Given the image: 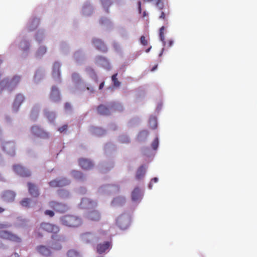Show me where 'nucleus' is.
<instances>
[{"mask_svg": "<svg viewBox=\"0 0 257 257\" xmlns=\"http://www.w3.org/2000/svg\"><path fill=\"white\" fill-rule=\"evenodd\" d=\"M39 230L53 233V234L52 235L53 240L60 241L64 240L62 235H57L60 229L59 227L56 225L50 223L43 222L40 224Z\"/></svg>", "mask_w": 257, "mask_h": 257, "instance_id": "f257e3e1", "label": "nucleus"}, {"mask_svg": "<svg viewBox=\"0 0 257 257\" xmlns=\"http://www.w3.org/2000/svg\"><path fill=\"white\" fill-rule=\"evenodd\" d=\"M107 233L106 231L100 230L98 233L94 235L91 232H85L81 235V239L82 241L86 243H89L95 240L96 241H99L106 238Z\"/></svg>", "mask_w": 257, "mask_h": 257, "instance_id": "f03ea898", "label": "nucleus"}, {"mask_svg": "<svg viewBox=\"0 0 257 257\" xmlns=\"http://www.w3.org/2000/svg\"><path fill=\"white\" fill-rule=\"evenodd\" d=\"M61 224L70 227H77L82 224L81 219L77 216L66 215L61 217Z\"/></svg>", "mask_w": 257, "mask_h": 257, "instance_id": "7ed1b4c3", "label": "nucleus"}, {"mask_svg": "<svg viewBox=\"0 0 257 257\" xmlns=\"http://www.w3.org/2000/svg\"><path fill=\"white\" fill-rule=\"evenodd\" d=\"M0 238L16 242L21 241V239L17 235L13 234L10 231L4 230H0Z\"/></svg>", "mask_w": 257, "mask_h": 257, "instance_id": "20e7f679", "label": "nucleus"}, {"mask_svg": "<svg viewBox=\"0 0 257 257\" xmlns=\"http://www.w3.org/2000/svg\"><path fill=\"white\" fill-rule=\"evenodd\" d=\"M49 206L55 211L61 213L66 212L68 209V207L66 204L55 201H50L49 202Z\"/></svg>", "mask_w": 257, "mask_h": 257, "instance_id": "39448f33", "label": "nucleus"}, {"mask_svg": "<svg viewBox=\"0 0 257 257\" xmlns=\"http://www.w3.org/2000/svg\"><path fill=\"white\" fill-rule=\"evenodd\" d=\"M69 180L66 178H62L59 180L55 179L52 180L49 183V184L50 187L55 188L65 186L69 184Z\"/></svg>", "mask_w": 257, "mask_h": 257, "instance_id": "423d86ee", "label": "nucleus"}, {"mask_svg": "<svg viewBox=\"0 0 257 257\" xmlns=\"http://www.w3.org/2000/svg\"><path fill=\"white\" fill-rule=\"evenodd\" d=\"M32 133L37 137L46 139L49 137V134L45 132L38 126H33L31 128Z\"/></svg>", "mask_w": 257, "mask_h": 257, "instance_id": "0eeeda50", "label": "nucleus"}, {"mask_svg": "<svg viewBox=\"0 0 257 257\" xmlns=\"http://www.w3.org/2000/svg\"><path fill=\"white\" fill-rule=\"evenodd\" d=\"M32 133L37 137L46 139L49 137V134L45 132L38 126H33L31 128Z\"/></svg>", "mask_w": 257, "mask_h": 257, "instance_id": "6e6552de", "label": "nucleus"}, {"mask_svg": "<svg viewBox=\"0 0 257 257\" xmlns=\"http://www.w3.org/2000/svg\"><path fill=\"white\" fill-rule=\"evenodd\" d=\"M14 171L18 174L23 177H29L31 175L30 172L20 165H16L13 167Z\"/></svg>", "mask_w": 257, "mask_h": 257, "instance_id": "1a4fd4ad", "label": "nucleus"}, {"mask_svg": "<svg viewBox=\"0 0 257 257\" xmlns=\"http://www.w3.org/2000/svg\"><path fill=\"white\" fill-rule=\"evenodd\" d=\"M92 43L94 47L98 50L102 52H106L107 51V48L104 43V42L100 39H93Z\"/></svg>", "mask_w": 257, "mask_h": 257, "instance_id": "9d476101", "label": "nucleus"}, {"mask_svg": "<svg viewBox=\"0 0 257 257\" xmlns=\"http://www.w3.org/2000/svg\"><path fill=\"white\" fill-rule=\"evenodd\" d=\"M15 143L13 142L5 143L3 145V150L11 155H15Z\"/></svg>", "mask_w": 257, "mask_h": 257, "instance_id": "9b49d317", "label": "nucleus"}, {"mask_svg": "<svg viewBox=\"0 0 257 257\" xmlns=\"http://www.w3.org/2000/svg\"><path fill=\"white\" fill-rule=\"evenodd\" d=\"M21 77L19 76L16 75L13 77L11 81L9 82L8 80L5 79L3 81L2 83H5L6 86L8 88H10L12 87H15L20 82Z\"/></svg>", "mask_w": 257, "mask_h": 257, "instance_id": "f8f14e48", "label": "nucleus"}, {"mask_svg": "<svg viewBox=\"0 0 257 257\" xmlns=\"http://www.w3.org/2000/svg\"><path fill=\"white\" fill-rule=\"evenodd\" d=\"M16 194L14 192L10 190L4 191L2 195L3 200L6 202H13L15 198Z\"/></svg>", "mask_w": 257, "mask_h": 257, "instance_id": "ddd939ff", "label": "nucleus"}, {"mask_svg": "<svg viewBox=\"0 0 257 257\" xmlns=\"http://www.w3.org/2000/svg\"><path fill=\"white\" fill-rule=\"evenodd\" d=\"M111 246V241H105L103 243H99L97 245L96 249L98 253L101 254L105 252Z\"/></svg>", "mask_w": 257, "mask_h": 257, "instance_id": "4468645a", "label": "nucleus"}, {"mask_svg": "<svg viewBox=\"0 0 257 257\" xmlns=\"http://www.w3.org/2000/svg\"><path fill=\"white\" fill-rule=\"evenodd\" d=\"M79 166L84 170H89L93 168V164L89 160L81 158L78 161Z\"/></svg>", "mask_w": 257, "mask_h": 257, "instance_id": "2eb2a0df", "label": "nucleus"}, {"mask_svg": "<svg viewBox=\"0 0 257 257\" xmlns=\"http://www.w3.org/2000/svg\"><path fill=\"white\" fill-rule=\"evenodd\" d=\"M87 217L90 220L98 221L101 218V214L98 210H93L87 213Z\"/></svg>", "mask_w": 257, "mask_h": 257, "instance_id": "dca6fc26", "label": "nucleus"}, {"mask_svg": "<svg viewBox=\"0 0 257 257\" xmlns=\"http://www.w3.org/2000/svg\"><path fill=\"white\" fill-rule=\"evenodd\" d=\"M50 99L53 102H58L60 100V93L56 86H53L52 88Z\"/></svg>", "mask_w": 257, "mask_h": 257, "instance_id": "f3484780", "label": "nucleus"}, {"mask_svg": "<svg viewBox=\"0 0 257 257\" xmlns=\"http://www.w3.org/2000/svg\"><path fill=\"white\" fill-rule=\"evenodd\" d=\"M28 186L29 192L31 196L37 197L39 195V189L35 184L29 182L28 183Z\"/></svg>", "mask_w": 257, "mask_h": 257, "instance_id": "a211bd4d", "label": "nucleus"}, {"mask_svg": "<svg viewBox=\"0 0 257 257\" xmlns=\"http://www.w3.org/2000/svg\"><path fill=\"white\" fill-rule=\"evenodd\" d=\"M25 100L24 96L21 94H18L17 95L16 98L13 103V108L17 111L20 106L23 103Z\"/></svg>", "mask_w": 257, "mask_h": 257, "instance_id": "6ab92c4d", "label": "nucleus"}, {"mask_svg": "<svg viewBox=\"0 0 257 257\" xmlns=\"http://www.w3.org/2000/svg\"><path fill=\"white\" fill-rule=\"evenodd\" d=\"M132 198L134 201H140L142 198V194L139 187L135 188L132 191Z\"/></svg>", "mask_w": 257, "mask_h": 257, "instance_id": "aec40b11", "label": "nucleus"}, {"mask_svg": "<svg viewBox=\"0 0 257 257\" xmlns=\"http://www.w3.org/2000/svg\"><path fill=\"white\" fill-rule=\"evenodd\" d=\"M60 64L58 62H55L53 66L52 75L55 79H60Z\"/></svg>", "mask_w": 257, "mask_h": 257, "instance_id": "412c9836", "label": "nucleus"}, {"mask_svg": "<svg viewBox=\"0 0 257 257\" xmlns=\"http://www.w3.org/2000/svg\"><path fill=\"white\" fill-rule=\"evenodd\" d=\"M37 251L41 255L48 256L51 255L50 249L45 245H39L37 247Z\"/></svg>", "mask_w": 257, "mask_h": 257, "instance_id": "4be33fe9", "label": "nucleus"}, {"mask_svg": "<svg viewBox=\"0 0 257 257\" xmlns=\"http://www.w3.org/2000/svg\"><path fill=\"white\" fill-rule=\"evenodd\" d=\"M146 173V168L144 166H140L137 170L136 178L137 180H140L143 178Z\"/></svg>", "mask_w": 257, "mask_h": 257, "instance_id": "5701e85b", "label": "nucleus"}, {"mask_svg": "<svg viewBox=\"0 0 257 257\" xmlns=\"http://www.w3.org/2000/svg\"><path fill=\"white\" fill-rule=\"evenodd\" d=\"M97 111L99 114L103 115H108L110 113L109 108L102 104L98 106Z\"/></svg>", "mask_w": 257, "mask_h": 257, "instance_id": "b1692460", "label": "nucleus"}, {"mask_svg": "<svg viewBox=\"0 0 257 257\" xmlns=\"http://www.w3.org/2000/svg\"><path fill=\"white\" fill-rule=\"evenodd\" d=\"M125 202V198L123 197H117L113 200L112 204L114 205H121Z\"/></svg>", "mask_w": 257, "mask_h": 257, "instance_id": "393cba45", "label": "nucleus"}, {"mask_svg": "<svg viewBox=\"0 0 257 257\" xmlns=\"http://www.w3.org/2000/svg\"><path fill=\"white\" fill-rule=\"evenodd\" d=\"M149 126L152 129H156L157 127V118L154 116H151L149 121Z\"/></svg>", "mask_w": 257, "mask_h": 257, "instance_id": "a878e982", "label": "nucleus"}, {"mask_svg": "<svg viewBox=\"0 0 257 257\" xmlns=\"http://www.w3.org/2000/svg\"><path fill=\"white\" fill-rule=\"evenodd\" d=\"M64 240H53L54 242L52 244V248L54 250H60L61 248V245L60 242H62L65 241V238L63 236Z\"/></svg>", "mask_w": 257, "mask_h": 257, "instance_id": "bb28decb", "label": "nucleus"}, {"mask_svg": "<svg viewBox=\"0 0 257 257\" xmlns=\"http://www.w3.org/2000/svg\"><path fill=\"white\" fill-rule=\"evenodd\" d=\"M72 176L78 180H82L83 179V175L82 173L80 171L74 170L71 172Z\"/></svg>", "mask_w": 257, "mask_h": 257, "instance_id": "cd10ccee", "label": "nucleus"}, {"mask_svg": "<svg viewBox=\"0 0 257 257\" xmlns=\"http://www.w3.org/2000/svg\"><path fill=\"white\" fill-rule=\"evenodd\" d=\"M68 257H81L80 253L75 249H70L67 252Z\"/></svg>", "mask_w": 257, "mask_h": 257, "instance_id": "c85d7f7f", "label": "nucleus"}, {"mask_svg": "<svg viewBox=\"0 0 257 257\" xmlns=\"http://www.w3.org/2000/svg\"><path fill=\"white\" fill-rule=\"evenodd\" d=\"M101 2L106 12L108 13V8L111 5V2L110 0H101Z\"/></svg>", "mask_w": 257, "mask_h": 257, "instance_id": "c756f323", "label": "nucleus"}, {"mask_svg": "<svg viewBox=\"0 0 257 257\" xmlns=\"http://www.w3.org/2000/svg\"><path fill=\"white\" fill-rule=\"evenodd\" d=\"M47 51V49L45 46H41L39 47L38 51L36 52L37 57H41L44 55Z\"/></svg>", "mask_w": 257, "mask_h": 257, "instance_id": "7c9ffc66", "label": "nucleus"}, {"mask_svg": "<svg viewBox=\"0 0 257 257\" xmlns=\"http://www.w3.org/2000/svg\"><path fill=\"white\" fill-rule=\"evenodd\" d=\"M45 114L46 116L51 121H53L54 120V119L55 118V114L53 112H50L49 111H45Z\"/></svg>", "mask_w": 257, "mask_h": 257, "instance_id": "2f4dec72", "label": "nucleus"}, {"mask_svg": "<svg viewBox=\"0 0 257 257\" xmlns=\"http://www.w3.org/2000/svg\"><path fill=\"white\" fill-rule=\"evenodd\" d=\"M165 27L164 26H162L160 29L159 31V36L161 41L165 44V36H164V31H165Z\"/></svg>", "mask_w": 257, "mask_h": 257, "instance_id": "473e14b6", "label": "nucleus"}, {"mask_svg": "<svg viewBox=\"0 0 257 257\" xmlns=\"http://www.w3.org/2000/svg\"><path fill=\"white\" fill-rule=\"evenodd\" d=\"M117 73L113 74L111 77V79H112V81L113 83L114 86L115 87H119L120 86V83L117 80Z\"/></svg>", "mask_w": 257, "mask_h": 257, "instance_id": "72a5a7b5", "label": "nucleus"}, {"mask_svg": "<svg viewBox=\"0 0 257 257\" xmlns=\"http://www.w3.org/2000/svg\"><path fill=\"white\" fill-rule=\"evenodd\" d=\"M30 201L29 198H24L20 202V204L24 207H29Z\"/></svg>", "mask_w": 257, "mask_h": 257, "instance_id": "f704fd0d", "label": "nucleus"}, {"mask_svg": "<svg viewBox=\"0 0 257 257\" xmlns=\"http://www.w3.org/2000/svg\"><path fill=\"white\" fill-rule=\"evenodd\" d=\"M87 203H89L91 204L92 206H96V203L95 202L90 201L88 199L84 198L82 200L81 204H86Z\"/></svg>", "mask_w": 257, "mask_h": 257, "instance_id": "c9c22d12", "label": "nucleus"}, {"mask_svg": "<svg viewBox=\"0 0 257 257\" xmlns=\"http://www.w3.org/2000/svg\"><path fill=\"white\" fill-rule=\"evenodd\" d=\"M159 145V139L158 138H156L152 143V148L156 150L158 147Z\"/></svg>", "mask_w": 257, "mask_h": 257, "instance_id": "e433bc0d", "label": "nucleus"}, {"mask_svg": "<svg viewBox=\"0 0 257 257\" xmlns=\"http://www.w3.org/2000/svg\"><path fill=\"white\" fill-rule=\"evenodd\" d=\"M141 44L143 46H147L148 45V41L146 39L144 36H142L140 38Z\"/></svg>", "mask_w": 257, "mask_h": 257, "instance_id": "4c0bfd02", "label": "nucleus"}, {"mask_svg": "<svg viewBox=\"0 0 257 257\" xmlns=\"http://www.w3.org/2000/svg\"><path fill=\"white\" fill-rule=\"evenodd\" d=\"M119 141L122 143H128L130 142L128 138L126 136H122L120 137Z\"/></svg>", "mask_w": 257, "mask_h": 257, "instance_id": "58836bf2", "label": "nucleus"}, {"mask_svg": "<svg viewBox=\"0 0 257 257\" xmlns=\"http://www.w3.org/2000/svg\"><path fill=\"white\" fill-rule=\"evenodd\" d=\"M46 215L49 216L50 217H53L54 216V212L50 210H46L44 212Z\"/></svg>", "mask_w": 257, "mask_h": 257, "instance_id": "ea45409f", "label": "nucleus"}, {"mask_svg": "<svg viewBox=\"0 0 257 257\" xmlns=\"http://www.w3.org/2000/svg\"><path fill=\"white\" fill-rule=\"evenodd\" d=\"M72 79L76 81H79L80 80V78L78 74L73 73L72 75Z\"/></svg>", "mask_w": 257, "mask_h": 257, "instance_id": "a19ab883", "label": "nucleus"}, {"mask_svg": "<svg viewBox=\"0 0 257 257\" xmlns=\"http://www.w3.org/2000/svg\"><path fill=\"white\" fill-rule=\"evenodd\" d=\"M156 6L160 9H162L163 8V3L161 0H156Z\"/></svg>", "mask_w": 257, "mask_h": 257, "instance_id": "79ce46f5", "label": "nucleus"}, {"mask_svg": "<svg viewBox=\"0 0 257 257\" xmlns=\"http://www.w3.org/2000/svg\"><path fill=\"white\" fill-rule=\"evenodd\" d=\"M68 125L67 124L63 125L58 128V131L60 133H63L67 130Z\"/></svg>", "mask_w": 257, "mask_h": 257, "instance_id": "37998d69", "label": "nucleus"}, {"mask_svg": "<svg viewBox=\"0 0 257 257\" xmlns=\"http://www.w3.org/2000/svg\"><path fill=\"white\" fill-rule=\"evenodd\" d=\"M22 44L25 45V47L23 48V50L24 51H27L29 49L30 45L27 42L24 41L22 43Z\"/></svg>", "mask_w": 257, "mask_h": 257, "instance_id": "c03bdc74", "label": "nucleus"}, {"mask_svg": "<svg viewBox=\"0 0 257 257\" xmlns=\"http://www.w3.org/2000/svg\"><path fill=\"white\" fill-rule=\"evenodd\" d=\"M158 178H156V177H155L154 178H153L151 180V182H150V183L149 184V187L150 189H151L152 188V182H153L154 183H156L158 182Z\"/></svg>", "mask_w": 257, "mask_h": 257, "instance_id": "a18cd8bd", "label": "nucleus"}, {"mask_svg": "<svg viewBox=\"0 0 257 257\" xmlns=\"http://www.w3.org/2000/svg\"><path fill=\"white\" fill-rule=\"evenodd\" d=\"M113 47L115 49V51H118L120 49V47L118 43L116 42H114L113 43Z\"/></svg>", "mask_w": 257, "mask_h": 257, "instance_id": "49530a36", "label": "nucleus"}, {"mask_svg": "<svg viewBox=\"0 0 257 257\" xmlns=\"http://www.w3.org/2000/svg\"><path fill=\"white\" fill-rule=\"evenodd\" d=\"M138 4L139 12L140 13H141V12H142L141 2H139Z\"/></svg>", "mask_w": 257, "mask_h": 257, "instance_id": "de8ad7c7", "label": "nucleus"}, {"mask_svg": "<svg viewBox=\"0 0 257 257\" xmlns=\"http://www.w3.org/2000/svg\"><path fill=\"white\" fill-rule=\"evenodd\" d=\"M166 15L164 12H162L161 16H160V19H165Z\"/></svg>", "mask_w": 257, "mask_h": 257, "instance_id": "09e8293b", "label": "nucleus"}, {"mask_svg": "<svg viewBox=\"0 0 257 257\" xmlns=\"http://www.w3.org/2000/svg\"><path fill=\"white\" fill-rule=\"evenodd\" d=\"M174 44V42L173 40H169L168 42V46L171 47Z\"/></svg>", "mask_w": 257, "mask_h": 257, "instance_id": "8fccbe9b", "label": "nucleus"}, {"mask_svg": "<svg viewBox=\"0 0 257 257\" xmlns=\"http://www.w3.org/2000/svg\"><path fill=\"white\" fill-rule=\"evenodd\" d=\"M8 226L7 224H3L0 223V229L6 228Z\"/></svg>", "mask_w": 257, "mask_h": 257, "instance_id": "3c124183", "label": "nucleus"}, {"mask_svg": "<svg viewBox=\"0 0 257 257\" xmlns=\"http://www.w3.org/2000/svg\"><path fill=\"white\" fill-rule=\"evenodd\" d=\"M64 192V190H60L58 191V194H59L60 196H61V197H63L64 195H63V192Z\"/></svg>", "mask_w": 257, "mask_h": 257, "instance_id": "603ef678", "label": "nucleus"}, {"mask_svg": "<svg viewBox=\"0 0 257 257\" xmlns=\"http://www.w3.org/2000/svg\"><path fill=\"white\" fill-rule=\"evenodd\" d=\"M104 85V82L103 81L100 84L99 86V89H102L103 88Z\"/></svg>", "mask_w": 257, "mask_h": 257, "instance_id": "864d4df0", "label": "nucleus"}, {"mask_svg": "<svg viewBox=\"0 0 257 257\" xmlns=\"http://www.w3.org/2000/svg\"><path fill=\"white\" fill-rule=\"evenodd\" d=\"M86 89L88 90H90L91 92L93 93L94 92V89L92 87H87Z\"/></svg>", "mask_w": 257, "mask_h": 257, "instance_id": "5fc2aeb1", "label": "nucleus"}, {"mask_svg": "<svg viewBox=\"0 0 257 257\" xmlns=\"http://www.w3.org/2000/svg\"><path fill=\"white\" fill-rule=\"evenodd\" d=\"M33 23H36L37 25H38L39 23V20L37 19H35L33 20Z\"/></svg>", "mask_w": 257, "mask_h": 257, "instance_id": "6e6d98bb", "label": "nucleus"}, {"mask_svg": "<svg viewBox=\"0 0 257 257\" xmlns=\"http://www.w3.org/2000/svg\"><path fill=\"white\" fill-rule=\"evenodd\" d=\"M70 107V104H69L68 103H66L65 104V108L66 109H68Z\"/></svg>", "mask_w": 257, "mask_h": 257, "instance_id": "4d7b16f0", "label": "nucleus"}, {"mask_svg": "<svg viewBox=\"0 0 257 257\" xmlns=\"http://www.w3.org/2000/svg\"><path fill=\"white\" fill-rule=\"evenodd\" d=\"M151 49H152V46H150L148 49H147L146 50V51H146V53H148V52H150V50H151Z\"/></svg>", "mask_w": 257, "mask_h": 257, "instance_id": "13d9d810", "label": "nucleus"}, {"mask_svg": "<svg viewBox=\"0 0 257 257\" xmlns=\"http://www.w3.org/2000/svg\"><path fill=\"white\" fill-rule=\"evenodd\" d=\"M157 67H158V65H156L155 66H154L152 68L151 71H154V70H155L157 69Z\"/></svg>", "mask_w": 257, "mask_h": 257, "instance_id": "bf43d9fd", "label": "nucleus"}, {"mask_svg": "<svg viewBox=\"0 0 257 257\" xmlns=\"http://www.w3.org/2000/svg\"><path fill=\"white\" fill-rule=\"evenodd\" d=\"M5 210V209L0 206V213H3Z\"/></svg>", "mask_w": 257, "mask_h": 257, "instance_id": "052dcab7", "label": "nucleus"}, {"mask_svg": "<svg viewBox=\"0 0 257 257\" xmlns=\"http://www.w3.org/2000/svg\"><path fill=\"white\" fill-rule=\"evenodd\" d=\"M141 133V134H144L146 135H148V132L147 131H144L142 132Z\"/></svg>", "mask_w": 257, "mask_h": 257, "instance_id": "680f3d73", "label": "nucleus"}, {"mask_svg": "<svg viewBox=\"0 0 257 257\" xmlns=\"http://www.w3.org/2000/svg\"><path fill=\"white\" fill-rule=\"evenodd\" d=\"M121 219V217H119L117 220V223L119 224V220Z\"/></svg>", "mask_w": 257, "mask_h": 257, "instance_id": "e2e57ef3", "label": "nucleus"}, {"mask_svg": "<svg viewBox=\"0 0 257 257\" xmlns=\"http://www.w3.org/2000/svg\"><path fill=\"white\" fill-rule=\"evenodd\" d=\"M146 15H147L146 12H144L143 13V17H145V16H146Z\"/></svg>", "mask_w": 257, "mask_h": 257, "instance_id": "0e129e2a", "label": "nucleus"}, {"mask_svg": "<svg viewBox=\"0 0 257 257\" xmlns=\"http://www.w3.org/2000/svg\"><path fill=\"white\" fill-rule=\"evenodd\" d=\"M145 2H151L153 0H144Z\"/></svg>", "mask_w": 257, "mask_h": 257, "instance_id": "69168bd1", "label": "nucleus"}, {"mask_svg": "<svg viewBox=\"0 0 257 257\" xmlns=\"http://www.w3.org/2000/svg\"><path fill=\"white\" fill-rule=\"evenodd\" d=\"M65 193H66V196H68V195H69L68 192H66V191Z\"/></svg>", "mask_w": 257, "mask_h": 257, "instance_id": "338daca9", "label": "nucleus"}, {"mask_svg": "<svg viewBox=\"0 0 257 257\" xmlns=\"http://www.w3.org/2000/svg\"><path fill=\"white\" fill-rule=\"evenodd\" d=\"M2 60L0 59V65H1V64L2 63Z\"/></svg>", "mask_w": 257, "mask_h": 257, "instance_id": "774afa93", "label": "nucleus"}]
</instances>
